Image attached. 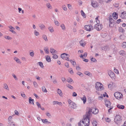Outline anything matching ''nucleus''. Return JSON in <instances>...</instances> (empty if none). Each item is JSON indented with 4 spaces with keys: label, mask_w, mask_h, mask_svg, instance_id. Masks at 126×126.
Listing matches in <instances>:
<instances>
[{
    "label": "nucleus",
    "mask_w": 126,
    "mask_h": 126,
    "mask_svg": "<svg viewBox=\"0 0 126 126\" xmlns=\"http://www.w3.org/2000/svg\"><path fill=\"white\" fill-rule=\"evenodd\" d=\"M91 116L86 112L85 116H84L83 119L82 120V124L81 121L78 123L79 126H89V117Z\"/></svg>",
    "instance_id": "nucleus-1"
},
{
    "label": "nucleus",
    "mask_w": 126,
    "mask_h": 126,
    "mask_svg": "<svg viewBox=\"0 0 126 126\" xmlns=\"http://www.w3.org/2000/svg\"><path fill=\"white\" fill-rule=\"evenodd\" d=\"M89 109V110L87 113L91 116L92 114V112L94 114H96L98 113V110L97 109L92 108H90Z\"/></svg>",
    "instance_id": "nucleus-2"
},
{
    "label": "nucleus",
    "mask_w": 126,
    "mask_h": 126,
    "mask_svg": "<svg viewBox=\"0 0 126 126\" xmlns=\"http://www.w3.org/2000/svg\"><path fill=\"white\" fill-rule=\"evenodd\" d=\"M122 121V117L119 115H116L114 118V122L117 125H119Z\"/></svg>",
    "instance_id": "nucleus-3"
},
{
    "label": "nucleus",
    "mask_w": 126,
    "mask_h": 126,
    "mask_svg": "<svg viewBox=\"0 0 126 126\" xmlns=\"http://www.w3.org/2000/svg\"><path fill=\"white\" fill-rule=\"evenodd\" d=\"M109 24L110 27H113L115 24V21L113 20L111 15L109 17Z\"/></svg>",
    "instance_id": "nucleus-4"
},
{
    "label": "nucleus",
    "mask_w": 126,
    "mask_h": 126,
    "mask_svg": "<svg viewBox=\"0 0 126 126\" xmlns=\"http://www.w3.org/2000/svg\"><path fill=\"white\" fill-rule=\"evenodd\" d=\"M103 84L99 82H97L96 83L95 88L97 90H101V89L102 90L103 88Z\"/></svg>",
    "instance_id": "nucleus-5"
},
{
    "label": "nucleus",
    "mask_w": 126,
    "mask_h": 126,
    "mask_svg": "<svg viewBox=\"0 0 126 126\" xmlns=\"http://www.w3.org/2000/svg\"><path fill=\"white\" fill-rule=\"evenodd\" d=\"M115 97L117 99H119L123 97V95L121 93L116 92L114 94Z\"/></svg>",
    "instance_id": "nucleus-6"
},
{
    "label": "nucleus",
    "mask_w": 126,
    "mask_h": 126,
    "mask_svg": "<svg viewBox=\"0 0 126 126\" xmlns=\"http://www.w3.org/2000/svg\"><path fill=\"white\" fill-rule=\"evenodd\" d=\"M94 28L98 31L101 30L103 28V26L102 24H96L94 26Z\"/></svg>",
    "instance_id": "nucleus-7"
},
{
    "label": "nucleus",
    "mask_w": 126,
    "mask_h": 126,
    "mask_svg": "<svg viewBox=\"0 0 126 126\" xmlns=\"http://www.w3.org/2000/svg\"><path fill=\"white\" fill-rule=\"evenodd\" d=\"M84 29L87 31H90L93 30V28L92 26L86 25L84 26Z\"/></svg>",
    "instance_id": "nucleus-8"
},
{
    "label": "nucleus",
    "mask_w": 126,
    "mask_h": 126,
    "mask_svg": "<svg viewBox=\"0 0 126 126\" xmlns=\"http://www.w3.org/2000/svg\"><path fill=\"white\" fill-rule=\"evenodd\" d=\"M120 17L123 19H126V12L124 11L121 12L119 15Z\"/></svg>",
    "instance_id": "nucleus-9"
},
{
    "label": "nucleus",
    "mask_w": 126,
    "mask_h": 126,
    "mask_svg": "<svg viewBox=\"0 0 126 126\" xmlns=\"http://www.w3.org/2000/svg\"><path fill=\"white\" fill-rule=\"evenodd\" d=\"M108 74L112 78H114L115 77V75L114 73L111 71H110L108 72Z\"/></svg>",
    "instance_id": "nucleus-10"
},
{
    "label": "nucleus",
    "mask_w": 126,
    "mask_h": 126,
    "mask_svg": "<svg viewBox=\"0 0 126 126\" xmlns=\"http://www.w3.org/2000/svg\"><path fill=\"white\" fill-rule=\"evenodd\" d=\"M91 5L93 7L95 8L97 7L98 4L97 2L92 1L91 2Z\"/></svg>",
    "instance_id": "nucleus-11"
},
{
    "label": "nucleus",
    "mask_w": 126,
    "mask_h": 126,
    "mask_svg": "<svg viewBox=\"0 0 126 126\" xmlns=\"http://www.w3.org/2000/svg\"><path fill=\"white\" fill-rule=\"evenodd\" d=\"M70 106H71L70 107L71 108H72L74 109H76L77 107V105L73 102H72V103Z\"/></svg>",
    "instance_id": "nucleus-12"
},
{
    "label": "nucleus",
    "mask_w": 126,
    "mask_h": 126,
    "mask_svg": "<svg viewBox=\"0 0 126 126\" xmlns=\"http://www.w3.org/2000/svg\"><path fill=\"white\" fill-rule=\"evenodd\" d=\"M118 16V14L115 12H114L112 14L113 17L115 19H117Z\"/></svg>",
    "instance_id": "nucleus-13"
},
{
    "label": "nucleus",
    "mask_w": 126,
    "mask_h": 126,
    "mask_svg": "<svg viewBox=\"0 0 126 126\" xmlns=\"http://www.w3.org/2000/svg\"><path fill=\"white\" fill-rule=\"evenodd\" d=\"M105 104L106 106L108 108H110V101H106L105 102Z\"/></svg>",
    "instance_id": "nucleus-14"
},
{
    "label": "nucleus",
    "mask_w": 126,
    "mask_h": 126,
    "mask_svg": "<svg viewBox=\"0 0 126 126\" xmlns=\"http://www.w3.org/2000/svg\"><path fill=\"white\" fill-rule=\"evenodd\" d=\"M61 58L63 59L66 56L69 57V55L66 53H63L61 55Z\"/></svg>",
    "instance_id": "nucleus-15"
},
{
    "label": "nucleus",
    "mask_w": 126,
    "mask_h": 126,
    "mask_svg": "<svg viewBox=\"0 0 126 126\" xmlns=\"http://www.w3.org/2000/svg\"><path fill=\"white\" fill-rule=\"evenodd\" d=\"M81 100L83 101V103L84 104H85L86 101V97L85 95H83L82 97L80 98Z\"/></svg>",
    "instance_id": "nucleus-16"
},
{
    "label": "nucleus",
    "mask_w": 126,
    "mask_h": 126,
    "mask_svg": "<svg viewBox=\"0 0 126 126\" xmlns=\"http://www.w3.org/2000/svg\"><path fill=\"white\" fill-rule=\"evenodd\" d=\"M50 51L51 53L54 54L56 53L57 52V51L55 50L53 48H50Z\"/></svg>",
    "instance_id": "nucleus-17"
},
{
    "label": "nucleus",
    "mask_w": 126,
    "mask_h": 126,
    "mask_svg": "<svg viewBox=\"0 0 126 126\" xmlns=\"http://www.w3.org/2000/svg\"><path fill=\"white\" fill-rule=\"evenodd\" d=\"M92 120V124L93 126H97L98 123L94 119Z\"/></svg>",
    "instance_id": "nucleus-18"
},
{
    "label": "nucleus",
    "mask_w": 126,
    "mask_h": 126,
    "mask_svg": "<svg viewBox=\"0 0 126 126\" xmlns=\"http://www.w3.org/2000/svg\"><path fill=\"white\" fill-rule=\"evenodd\" d=\"M29 102L30 104H31L32 103L33 105H34V100L32 99L31 97L29 98Z\"/></svg>",
    "instance_id": "nucleus-19"
},
{
    "label": "nucleus",
    "mask_w": 126,
    "mask_h": 126,
    "mask_svg": "<svg viewBox=\"0 0 126 126\" xmlns=\"http://www.w3.org/2000/svg\"><path fill=\"white\" fill-rule=\"evenodd\" d=\"M3 88L7 90H9V88H8V86L6 83H4L3 84Z\"/></svg>",
    "instance_id": "nucleus-20"
},
{
    "label": "nucleus",
    "mask_w": 126,
    "mask_h": 126,
    "mask_svg": "<svg viewBox=\"0 0 126 126\" xmlns=\"http://www.w3.org/2000/svg\"><path fill=\"white\" fill-rule=\"evenodd\" d=\"M42 122L44 123H47V124H50L51 123V122L48 121L46 119L42 120Z\"/></svg>",
    "instance_id": "nucleus-21"
},
{
    "label": "nucleus",
    "mask_w": 126,
    "mask_h": 126,
    "mask_svg": "<svg viewBox=\"0 0 126 126\" xmlns=\"http://www.w3.org/2000/svg\"><path fill=\"white\" fill-rule=\"evenodd\" d=\"M44 50L46 53H47V54H48L49 53L48 48L47 47H45Z\"/></svg>",
    "instance_id": "nucleus-22"
},
{
    "label": "nucleus",
    "mask_w": 126,
    "mask_h": 126,
    "mask_svg": "<svg viewBox=\"0 0 126 126\" xmlns=\"http://www.w3.org/2000/svg\"><path fill=\"white\" fill-rule=\"evenodd\" d=\"M119 53L120 54L123 56H125L126 55L125 51L124 50H121Z\"/></svg>",
    "instance_id": "nucleus-23"
},
{
    "label": "nucleus",
    "mask_w": 126,
    "mask_h": 126,
    "mask_svg": "<svg viewBox=\"0 0 126 126\" xmlns=\"http://www.w3.org/2000/svg\"><path fill=\"white\" fill-rule=\"evenodd\" d=\"M117 107L119 109H123L124 108V105H120L119 104H118L117 105Z\"/></svg>",
    "instance_id": "nucleus-24"
},
{
    "label": "nucleus",
    "mask_w": 126,
    "mask_h": 126,
    "mask_svg": "<svg viewBox=\"0 0 126 126\" xmlns=\"http://www.w3.org/2000/svg\"><path fill=\"white\" fill-rule=\"evenodd\" d=\"M38 25L40 28L42 30H43L45 27V25L43 24H39Z\"/></svg>",
    "instance_id": "nucleus-25"
},
{
    "label": "nucleus",
    "mask_w": 126,
    "mask_h": 126,
    "mask_svg": "<svg viewBox=\"0 0 126 126\" xmlns=\"http://www.w3.org/2000/svg\"><path fill=\"white\" fill-rule=\"evenodd\" d=\"M109 49L108 47L107 46H104L102 47L101 48V49L102 50L104 51H106L108 50Z\"/></svg>",
    "instance_id": "nucleus-26"
},
{
    "label": "nucleus",
    "mask_w": 126,
    "mask_h": 126,
    "mask_svg": "<svg viewBox=\"0 0 126 126\" xmlns=\"http://www.w3.org/2000/svg\"><path fill=\"white\" fill-rule=\"evenodd\" d=\"M14 60H15L18 63H19L20 64L21 63V62H20V60L18 59V58H16V57H15L14 58Z\"/></svg>",
    "instance_id": "nucleus-27"
},
{
    "label": "nucleus",
    "mask_w": 126,
    "mask_h": 126,
    "mask_svg": "<svg viewBox=\"0 0 126 126\" xmlns=\"http://www.w3.org/2000/svg\"><path fill=\"white\" fill-rule=\"evenodd\" d=\"M67 81L70 83L71 82H73L72 79L70 78H69L67 79Z\"/></svg>",
    "instance_id": "nucleus-28"
},
{
    "label": "nucleus",
    "mask_w": 126,
    "mask_h": 126,
    "mask_svg": "<svg viewBox=\"0 0 126 126\" xmlns=\"http://www.w3.org/2000/svg\"><path fill=\"white\" fill-rule=\"evenodd\" d=\"M85 74L86 75L90 77L92 76V74L88 71H86L85 73Z\"/></svg>",
    "instance_id": "nucleus-29"
},
{
    "label": "nucleus",
    "mask_w": 126,
    "mask_h": 126,
    "mask_svg": "<svg viewBox=\"0 0 126 126\" xmlns=\"http://www.w3.org/2000/svg\"><path fill=\"white\" fill-rule=\"evenodd\" d=\"M57 93L60 96H61L62 95V91L59 89H57Z\"/></svg>",
    "instance_id": "nucleus-30"
},
{
    "label": "nucleus",
    "mask_w": 126,
    "mask_h": 126,
    "mask_svg": "<svg viewBox=\"0 0 126 126\" xmlns=\"http://www.w3.org/2000/svg\"><path fill=\"white\" fill-rule=\"evenodd\" d=\"M107 33H102L101 34V37L103 38H105L107 35Z\"/></svg>",
    "instance_id": "nucleus-31"
},
{
    "label": "nucleus",
    "mask_w": 126,
    "mask_h": 126,
    "mask_svg": "<svg viewBox=\"0 0 126 126\" xmlns=\"http://www.w3.org/2000/svg\"><path fill=\"white\" fill-rule=\"evenodd\" d=\"M48 29L51 32H52L54 31L53 28L51 26H50L48 27Z\"/></svg>",
    "instance_id": "nucleus-32"
},
{
    "label": "nucleus",
    "mask_w": 126,
    "mask_h": 126,
    "mask_svg": "<svg viewBox=\"0 0 126 126\" xmlns=\"http://www.w3.org/2000/svg\"><path fill=\"white\" fill-rule=\"evenodd\" d=\"M70 62L72 63L74 66H75L76 64V63L75 62L73 61L72 60H70Z\"/></svg>",
    "instance_id": "nucleus-33"
},
{
    "label": "nucleus",
    "mask_w": 126,
    "mask_h": 126,
    "mask_svg": "<svg viewBox=\"0 0 126 126\" xmlns=\"http://www.w3.org/2000/svg\"><path fill=\"white\" fill-rule=\"evenodd\" d=\"M46 60L48 62H50V57L48 56H46Z\"/></svg>",
    "instance_id": "nucleus-34"
},
{
    "label": "nucleus",
    "mask_w": 126,
    "mask_h": 126,
    "mask_svg": "<svg viewBox=\"0 0 126 126\" xmlns=\"http://www.w3.org/2000/svg\"><path fill=\"white\" fill-rule=\"evenodd\" d=\"M42 37L46 41H47L48 40L47 37L46 35H43L42 36Z\"/></svg>",
    "instance_id": "nucleus-35"
},
{
    "label": "nucleus",
    "mask_w": 126,
    "mask_h": 126,
    "mask_svg": "<svg viewBox=\"0 0 126 126\" xmlns=\"http://www.w3.org/2000/svg\"><path fill=\"white\" fill-rule=\"evenodd\" d=\"M4 37L6 39L8 40H11L12 38L9 36H4Z\"/></svg>",
    "instance_id": "nucleus-36"
},
{
    "label": "nucleus",
    "mask_w": 126,
    "mask_h": 126,
    "mask_svg": "<svg viewBox=\"0 0 126 126\" xmlns=\"http://www.w3.org/2000/svg\"><path fill=\"white\" fill-rule=\"evenodd\" d=\"M60 26L63 30H65V27L64 24H61Z\"/></svg>",
    "instance_id": "nucleus-37"
},
{
    "label": "nucleus",
    "mask_w": 126,
    "mask_h": 126,
    "mask_svg": "<svg viewBox=\"0 0 126 126\" xmlns=\"http://www.w3.org/2000/svg\"><path fill=\"white\" fill-rule=\"evenodd\" d=\"M69 71L70 72V73L71 74H73L74 73V72L73 71L72 69L70 68L69 69Z\"/></svg>",
    "instance_id": "nucleus-38"
},
{
    "label": "nucleus",
    "mask_w": 126,
    "mask_h": 126,
    "mask_svg": "<svg viewBox=\"0 0 126 126\" xmlns=\"http://www.w3.org/2000/svg\"><path fill=\"white\" fill-rule=\"evenodd\" d=\"M34 86L36 88H37V87L38 84L35 81H34L33 82Z\"/></svg>",
    "instance_id": "nucleus-39"
},
{
    "label": "nucleus",
    "mask_w": 126,
    "mask_h": 126,
    "mask_svg": "<svg viewBox=\"0 0 126 126\" xmlns=\"http://www.w3.org/2000/svg\"><path fill=\"white\" fill-rule=\"evenodd\" d=\"M81 14L84 18H85L86 15L84 13L82 10H81Z\"/></svg>",
    "instance_id": "nucleus-40"
},
{
    "label": "nucleus",
    "mask_w": 126,
    "mask_h": 126,
    "mask_svg": "<svg viewBox=\"0 0 126 126\" xmlns=\"http://www.w3.org/2000/svg\"><path fill=\"white\" fill-rule=\"evenodd\" d=\"M43 91L44 92H46L47 91L44 86H43L42 87Z\"/></svg>",
    "instance_id": "nucleus-41"
},
{
    "label": "nucleus",
    "mask_w": 126,
    "mask_h": 126,
    "mask_svg": "<svg viewBox=\"0 0 126 126\" xmlns=\"http://www.w3.org/2000/svg\"><path fill=\"white\" fill-rule=\"evenodd\" d=\"M40 66L42 68H43L44 66L43 63L42 62H39L38 63Z\"/></svg>",
    "instance_id": "nucleus-42"
},
{
    "label": "nucleus",
    "mask_w": 126,
    "mask_h": 126,
    "mask_svg": "<svg viewBox=\"0 0 126 126\" xmlns=\"http://www.w3.org/2000/svg\"><path fill=\"white\" fill-rule=\"evenodd\" d=\"M122 47L123 48H125L126 47V42H123L122 44Z\"/></svg>",
    "instance_id": "nucleus-43"
},
{
    "label": "nucleus",
    "mask_w": 126,
    "mask_h": 126,
    "mask_svg": "<svg viewBox=\"0 0 126 126\" xmlns=\"http://www.w3.org/2000/svg\"><path fill=\"white\" fill-rule=\"evenodd\" d=\"M66 86L70 89H73V87L69 84H67Z\"/></svg>",
    "instance_id": "nucleus-44"
},
{
    "label": "nucleus",
    "mask_w": 126,
    "mask_h": 126,
    "mask_svg": "<svg viewBox=\"0 0 126 126\" xmlns=\"http://www.w3.org/2000/svg\"><path fill=\"white\" fill-rule=\"evenodd\" d=\"M77 74L79 75L80 77H83V74L80 72H77Z\"/></svg>",
    "instance_id": "nucleus-45"
},
{
    "label": "nucleus",
    "mask_w": 126,
    "mask_h": 126,
    "mask_svg": "<svg viewBox=\"0 0 126 126\" xmlns=\"http://www.w3.org/2000/svg\"><path fill=\"white\" fill-rule=\"evenodd\" d=\"M53 56V58L54 59H56L58 58V55L56 54H52Z\"/></svg>",
    "instance_id": "nucleus-46"
},
{
    "label": "nucleus",
    "mask_w": 126,
    "mask_h": 126,
    "mask_svg": "<svg viewBox=\"0 0 126 126\" xmlns=\"http://www.w3.org/2000/svg\"><path fill=\"white\" fill-rule=\"evenodd\" d=\"M99 16H98V17H97L95 18V20H96V22L97 23V24H98L99 23H100V21L98 19V17Z\"/></svg>",
    "instance_id": "nucleus-47"
},
{
    "label": "nucleus",
    "mask_w": 126,
    "mask_h": 126,
    "mask_svg": "<svg viewBox=\"0 0 126 126\" xmlns=\"http://www.w3.org/2000/svg\"><path fill=\"white\" fill-rule=\"evenodd\" d=\"M91 61L93 62H97V60L94 58H92L91 59Z\"/></svg>",
    "instance_id": "nucleus-48"
},
{
    "label": "nucleus",
    "mask_w": 126,
    "mask_h": 126,
    "mask_svg": "<svg viewBox=\"0 0 126 126\" xmlns=\"http://www.w3.org/2000/svg\"><path fill=\"white\" fill-rule=\"evenodd\" d=\"M36 104L38 108H41V105L38 102H36Z\"/></svg>",
    "instance_id": "nucleus-49"
},
{
    "label": "nucleus",
    "mask_w": 126,
    "mask_h": 126,
    "mask_svg": "<svg viewBox=\"0 0 126 126\" xmlns=\"http://www.w3.org/2000/svg\"><path fill=\"white\" fill-rule=\"evenodd\" d=\"M62 8L63 9L64 11H66L67 10V9L66 6L65 5H63V6Z\"/></svg>",
    "instance_id": "nucleus-50"
},
{
    "label": "nucleus",
    "mask_w": 126,
    "mask_h": 126,
    "mask_svg": "<svg viewBox=\"0 0 126 126\" xmlns=\"http://www.w3.org/2000/svg\"><path fill=\"white\" fill-rule=\"evenodd\" d=\"M35 35H36L37 36L39 35V32H37L36 31H34Z\"/></svg>",
    "instance_id": "nucleus-51"
},
{
    "label": "nucleus",
    "mask_w": 126,
    "mask_h": 126,
    "mask_svg": "<svg viewBox=\"0 0 126 126\" xmlns=\"http://www.w3.org/2000/svg\"><path fill=\"white\" fill-rule=\"evenodd\" d=\"M54 22L56 25L58 26L59 25V23L57 21L54 20Z\"/></svg>",
    "instance_id": "nucleus-52"
},
{
    "label": "nucleus",
    "mask_w": 126,
    "mask_h": 126,
    "mask_svg": "<svg viewBox=\"0 0 126 126\" xmlns=\"http://www.w3.org/2000/svg\"><path fill=\"white\" fill-rule=\"evenodd\" d=\"M69 57H68V56H66L63 59L64 60H65L67 61H68L69 60Z\"/></svg>",
    "instance_id": "nucleus-53"
},
{
    "label": "nucleus",
    "mask_w": 126,
    "mask_h": 126,
    "mask_svg": "<svg viewBox=\"0 0 126 126\" xmlns=\"http://www.w3.org/2000/svg\"><path fill=\"white\" fill-rule=\"evenodd\" d=\"M53 103L54 105L56 104H59V102L57 101H54L53 102Z\"/></svg>",
    "instance_id": "nucleus-54"
},
{
    "label": "nucleus",
    "mask_w": 126,
    "mask_h": 126,
    "mask_svg": "<svg viewBox=\"0 0 126 126\" xmlns=\"http://www.w3.org/2000/svg\"><path fill=\"white\" fill-rule=\"evenodd\" d=\"M46 6L47 7L49 8L51 6V5L49 3H47L46 4Z\"/></svg>",
    "instance_id": "nucleus-55"
},
{
    "label": "nucleus",
    "mask_w": 126,
    "mask_h": 126,
    "mask_svg": "<svg viewBox=\"0 0 126 126\" xmlns=\"http://www.w3.org/2000/svg\"><path fill=\"white\" fill-rule=\"evenodd\" d=\"M34 54V53L33 51H32V52H31L30 53V55L32 57L33 56Z\"/></svg>",
    "instance_id": "nucleus-56"
},
{
    "label": "nucleus",
    "mask_w": 126,
    "mask_h": 126,
    "mask_svg": "<svg viewBox=\"0 0 126 126\" xmlns=\"http://www.w3.org/2000/svg\"><path fill=\"white\" fill-rule=\"evenodd\" d=\"M14 30L13 29H10L9 30V31L12 32L14 34H16V32L15 31H13Z\"/></svg>",
    "instance_id": "nucleus-57"
},
{
    "label": "nucleus",
    "mask_w": 126,
    "mask_h": 126,
    "mask_svg": "<svg viewBox=\"0 0 126 126\" xmlns=\"http://www.w3.org/2000/svg\"><path fill=\"white\" fill-rule=\"evenodd\" d=\"M12 76L16 80H17V78L15 74H12Z\"/></svg>",
    "instance_id": "nucleus-58"
},
{
    "label": "nucleus",
    "mask_w": 126,
    "mask_h": 126,
    "mask_svg": "<svg viewBox=\"0 0 126 126\" xmlns=\"http://www.w3.org/2000/svg\"><path fill=\"white\" fill-rule=\"evenodd\" d=\"M15 114L16 115H18L19 114L18 112L16 110H15Z\"/></svg>",
    "instance_id": "nucleus-59"
},
{
    "label": "nucleus",
    "mask_w": 126,
    "mask_h": 126,
    "mask_svg": "<svg viewBox=\"0 0 126 126\" xmlns=\"http://www.w3.org/2000/svg\"><path fill=\"white\" fill-rule=\"evenodd\" d=\"M9 28L11 29H13L14 30H15V29L14 28L12 27V26H8Z\"/></svg>",
    "instance_id": "nucleus-60"
},
{
    "label": "nucleus",
    "mask_w": 126,
    "mask_h": 126,
    "mask_svg": "<svg viewBox=\"0 0 126 126\" xmlns=\"http://www.w3.org/2000/svg\"><path fill=\"white\" fill-rule=\"evenodd\" d=\"M77 94L75 92H73V93L72 96H76L77 95Z\"/></svg>",
    "instance_id": "nucleus-61"
},
{
    "label": "nucleus",
    "mask_w": 126,
    "mask_h": 126,
    "mask_svg": "<svg viewBox=\"0 0 126 126\" xmlns=\"http://www.w3.org/2000/svg\"><path fill=\"white\" fill-rule=\"evenodd\" d=\"M47 116H48L49 118H50L51 117V116L49 113H46Z\"/></svg>",
    "instance_id": "nucleus-62"
},
{
    "label": "nucleus",
    "mask_w": 126,
    "mask_h": 126,
    "mask_svg": "<svg viewBox=\"0 0 126 126\" xmlns=\"http://www.w3.org/2000/svg\"><path fill=\"white\" fill-rule=\"evenodd\" d=\"M121 19H119L117 20L116 21V23L117 24H119L120 23L121 21Z\"/></svg>",
    "instance_id": "nucleus-63"
},
{
    "label": "nucleus",
    "mask_w": 126,
    "mask_h": 126,
    "mask_svg": "<svg viewBox=\"0 0 126 126\" xmlns=\"http://www.w3.org/2000/svg\"><path fill=\"white\" fill-rule=\"evenodd\" d=\"M84 32V31L82 30H80L79 31V33L81 34H83Z\"/></svg>",
    "instance_id": "nucleus-64"
}]
</instances>
